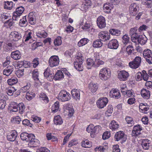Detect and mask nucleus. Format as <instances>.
<instances>
[{
    "instance_id": "79ce46f5",
    "label": "nucleus",
    "mask_w": 152,
    "mask_h": 152,
    "mask_svg": "<svg viewBox=\"0 0 152 152\" xmlns=\"http://www.w3.org/2000/svg\"><path fill=\"white\" fill-rule=\"evenodd\" d=\"M137 41L141 45H143L146 42V38L142 37L141 35L139 36V38Z\"/></svg>"
},
{
    "instance_id": "09e8293b",
    "label": "nucleus",
    "mask_w": 152,
    "mask_h": 152,
    "mask_svg": "<svg viewBox=\"0 0 152 152\" xmlns=\"http://www.w3.org/2000/svg\"><path fill=\"white\" fill-rule=\"evenodd\" d=\"M87 65L90 66H94L95 67V61L92 59L88 58L86 61Z\"/></svg>"
},
{
    "instance_id": "9b49d317",
    "label": "nucleus",
    "mask_w": 152,
    "mask_h": 152,
    "mask_svg": "<svg viewBox=\"0 0 152 152\" xmlns=\"http://www.w3.org/2000/svg\"><path fill=\"white\" fill-rule=\"evenodd\" d=\"M110 37V35L105 31H101L98 34V38L102 41L104 42L109 40Z\"/></svg>"
},
{
    "instance_id": "49530a36",
    "label": "nucleus",
    "mask_w": 152,
    "mask_h": 152,
    "mask_svg": "<svg viewBox=\"0 0 152 152\" xmlns=\"http://www.w3.org/2000/svg\"><path fill=\"white\" fill-rule=\"evenodd\" d=\"M122 38L123 39L122 42L125 45H126L129 41V37L126 34L124 35Z\"/></svg>"
},
{
    "instance_id": "9d476101",
    "label": "nucleus",
    "mask_w": 152,
    "mask_h": 152,
    "mask_svg": "<svg viewBox=\"0 0 152 152\" xmlns=\"http://www.w3.org/2000/svg\"><path fill=\"white\" fill-rule=\"evenodd\" d=\"M20 137L22 140L28 142L30 139L34 138V135L32 134H28L26 132H23L20 134Z\"/></svg>"
},
{
    "instance_id": "c03bdc74",
    "label": "nucleus",
    "mask_w": 152,
    "mask_h": 152,
    "mask_svg": "<svg viewBox=\"0 0 152 152\" xmlns=\"http://www.w3.org/2000/svg\"><path fill=\"white\" fill-rule=\"evenodd\" d=\"M61 37H58L54 41V43L55 46H59L61 45Z\"/></svg>"
},
{
    "instance_id": "393cba45",
    "label": "nucleus",
    "mask_w": 152,
    "mask_h": 152,
    "mask_svg": "<svg viewBox=\"0 0 152 152\" xmlns=\"http://www.w3.org/2000/svg\"><path fill=\"white\" fill-rule=\"evenodd\" d=\"M33 139H30L28 144L31 147H36L39 145V141L37 139L35 138V136H34V138Z\"/></svg>"
},
{
    "instance_id": "6e6d98bb",
    "label": "nucleus",
    "mask_w": 152,
    "mask_h": 152,
    "mask_svg": "<svg viewBox=\"0 0 152 152\" xmlns=\"http://www.w3.org/2000/svg\"><path fill=\"white\" fill-rule=\"evenodd\" d=\"M18 106L19 111L20 113H22L25 108L24 104L23 103H20L18 104Z\"/></svg>"
},
{
    "instance_id": "b1692460",
    "label": "nucleus",
    "mask_w": 152,
    "mask_h": 152,
    "mask_svg": "<svg viewBox=\"0 0 152 152\" xmlns=\"http://www.w3.org/2000/svg\"><path fill=\"white\" fill-rule=\"evenodd\" d=\"M18 104L15 102H11L9 106V109L10 112H16L18 111Z\"/></svg>"
},
{
    "instance_id": "ea45409f",
    "label": "nucleus",
    "mask_w": 152,
    "mask_h": 152,
    "mask_svg": "<svg viewBox=\"0 0 152 152\" xmlns=\"http://www.w3.org/2000/svg\"><path fill=\"white\" fill-rule=\"evenodd\" d=\"M12 1H7L5 2V4L4 5V7L5 9L11 10L12 8Z\"/></svg>"
},
{
    "instance_id": "69168bd1",
    "label": "nucleus",
    "mask_w": 152,
    "mask_h": 152,
    "mask_svg": "<svg viewBox=\"0 0 152 152\" xmlns=\"http://www.w3.org/2000/svg\"><path fill=\"white\" fill-rule=\"evenodd\" d=\"M119 145H114L113 147V152H120Z\"/></svg>"
},
{
    "instance_id": "a19ab883",
    "label": "nucleus",
    "mask_w": 152,
    "mask_h": 152,
    "mask_svg": "<svg viewBox=\"0 0 152 152\" xmlns=\"http://www.w3.org/2000/svg\"><path fill=\"white\" fill-rule=\"evenodd\" d=\"M38 72L37 69L34 70L32 73V76L33 78L34 79V80L36 81H38L39 80L38 78Z\"/></svg>"
},
{
    "instance_id": "13d9d810",
    "label": "nucleus",
    "mask_w": 152,
    "mask_h": 152,
    "mask_svg": "<svg viewBox=\"0 0 152 152\" xmlns=\"http://www.w3.org/2000/svg\"><path fill=\"white\" fill-rule=\"evenodd\" d=\"M6 101L3 99H0V109H3L6 105Z\"/></svg>"
},
{
    "instance_id": "473e14b6",
    "label": "nucleus",
    "mask_w": 152,
    "mask_h": 152,
    "mask_svg": "<svg viewBox=\"0 0 152 152\" xmlns=\"http://www.w3.org/2000/svg\"><path fill=\"white\" fill-rule=\"evenodd\" d=\"M54 122L56 125H60L63 123L62 119L59 115H57L54 118Z\"/></svg>"
},
{
    "instance_id": "f704fd0d",
    "label": "nucleus",
    "mask_w": 152,
    "mask_h": 152,
    "mask_svg": "<svg viewBox=\"0 0 152 152\" xmlns=\"http://www.w3.org/2000/svg\"><path fill=\"white\" fill-rule=\"evenodd\" d=\"M110 33L112 35L119 36L121 33L120 31L116 29H111L109 30Z\"/></svg>"
},
{
    "instance_id": "a878e982",
    "label": "nucleus",
    "mask_w": 152,
    "mask_h": 152,
    "mask_svg": "<svg viewBox=\"0 0 152 152\" xmlns=\"http://www.w3.org/2000/svg\"><path fill=\"white\" fill-rule=\"evenodd\" d=\"M141 94L144 99H148L150 97V92L148 90L143 88L141 91Z\"/></svg>"
},
{
    "instance_id": "338daca9",
    "label": "nucleus",
    "mask_w": 152,
    "mask_h": 152,
    "mask_svg": "<svg viewBox=\"0 0 152 152\" xmlns=\"http://www.w3.org/2000/svg\"><path fill=\"white\" fill-rule=\"evenodd\" d=\"M37 36L40 38H45L47 37V34L46 33H43L41 32H38L37 34Z\"/></svg>"
},
{
    "instance_id": "4468645a",
    "label": "nucleus",
    "mask_w": 152,
    "mask_h": 152,
    "mask_svg": "<svg viewBox=\"0 0 152 152\" xmlns=\"http://www.w3.org/2000/svg\"><path fill=\"white\" fill-rule=\"evenodd\" d=\"M97 24L99 28H104L106 26L104 18L102 16L99 17L97 20Z\"/></svg>"
},
{
    "instance_id": "7c9ffc66",
    "label": "nucleus",
    "mask_w": 152,
    "mask_h": 152,
    "mask_svg": "<svg viewBox=\"0 0 152 152\" xmlns=\"http://www.w3.org/2000/svg\"><path fill=\"white\" fill-rule=\"evenodd\" d=\"M81 143L82 146L84 148H89L92 146L91 142L88 140L82 141Z\"/></svg>"
},
{
    "instance_id": "4d7b16f0",
    "label": "nucleus",
    "mask_w": 152,
    "mask_h": 152,
    "mask_svg": "<svg viewBox=\"0 0 152 152\" xmlns=\"http://www.w3.org/2000/svg\"><path fill=\"white\" fill-rule=\"evenodd\" d=\"M24 69H19L16 72V75L19 77H20L23 75Z\"/></svg>"
},
{
    "instance_id": "423d86ee",
    "label": "nucleus",
    "mask_w": 152,
    "mask_h": 152,
    "mask_svg": "<svg viewBox=\"0 0 152 152\" xmlns=\"http://www.w3.org/2000/svg\"><path fill=\"white\" fill-rule=\"evenodd\" d=\"M143 56L146 59L147 61L149 64L152 62V53L151 51L149 49L145 50L143 52Z\"/></svg>"
},
{
    "instance_id": "aec40b11",
    "label": "nucleus",
    "mask_w": 152,
    "mask_h": 152,
    "mask_svg": "<svg viewBox=\"0 0 152 152\" xmlns=\"http://www.w3.org/2000/svg\"><path fill=\"white\" fill-rule=\"evenodd\" d=\"M14 70V67L13 66H9L3 70V74L7 76H9L12 73Z\"/></svg>"
},
{
    "instance_id": "864d4df0",
    "label": "nucleus",
    "mask_w": 152,
    "mask_h": 152,
    "mask_svg": "<svg viewBox=\"0 0 152 152\" xmlns=\"http://www.w3.org/2000/svg\"><path fill=\"white\" fill-rule=\"evenodd\" d=\"M21 120V118L18 116H17L13 118L12 121L14 123L19 124Z\"/></svg>"
},
{
    "instance_id": "4c0bfd02",
    "label": "nucleus",
    "mask_w": 152,
    "mask_h": 152,
    "mask_svg": "<svg viewBox=\"0 0 152 152\" xmlns=\"http://www.w3.org/2000/svg\"><path fill=\"white\" fill-rule=\"evenodd\" d=\"M7 82L10 85H12L16 84L18 82V80L16 78H12L8 79Z\"/></svg>"
},
{
    "instance_id": "e433bc0d",
    "label": "nucleus",
    "mask_w": 152,
    "mask_h": 152,
    "mask_svg": "<svg viewBox=\"0 0 152 152\" xmlns=\"http://www.w3.org/2000/svg\"><path fill=\"white\" fill-rule=\"evenodd\" d=\"M88 40L87 39L84 38L81 39L77 44L79 47H81L85 45L88 42Z\"/></svg>"
},
{
    "instance_id": "7ed1b4c3",
    "label": "nucleus",
    "mask_w": 152,
    "mask_h": 152,
    "mask_svg": "<svg viewBox=\"0 0 152 152\" xmlns=\"http://www.w3.org/2000/svg\"><path fill=\"white\" fill-rule=\"evenodd\" d=\"M70 94L69 92L64 90H62L58 95V98L62 102L68 101L70 99Z\"/></svg>"
},
{
    "instance_id": "f257e3e1",
    "label": "nucleus",
    "mask_w": 152,
    "mask_h": 152,
    "mask_svg": "<svg viewBox=\"0 0 152 152\" xmlns=\"http://www.w3.org/2000/svg\"><path fill=\"white\" fill-rule=\"evenodd\" d=\"M110 76L111 72L110 69L107 68H104L101 69L99 74V78L103 80H107Z\"/></svg>"
},
{
    "instance_id": "a18cd8bd",
    "label": "nucleus",
    "mask_w": 152,
    "mask_h": 152,
    "mask_svg": "<svg viewBox=\"0 0 152 152\" xmlns=\"http://www.w3.org/2000/svg\"><path fill=\"white\" fill-rule=\"evenodd\" d=\"M39 97L41 99L44 100L45 102H48L49 101L46 95L44 93H41Z\"/></svg>"
},
{
    "instance_id": "20e7f679",
    "label": "nucleus",
    "mask_w": 152,
    "mask_h": 152,
    "mask_svg": "<svg viewBox=\"0 0 152 152\" xmlns=\"http://www.w3.org/2000/svg\"><path fill=\"white\" fill-rule=\"evenodd\" d=\"M141 61V57L139 56H137L132 61L129 63V66L132 68L136 69L140 66Z\"/></svg>"
},
{
    "instance_id": "6e6552de",
    "label": "nucleus",
    "mask_w": 152,
    "mask_h": 152,
    "mask_svg": "<svg viewBox=\"0 0 152 152\" xmlns=\"http://www.w3.org/2000/svg\"><path fill=\"white\" fill-rule=\"evenodd\" d=\"M9 38L10 40L13 41H16L19 40L21 39V34L16 31L11 32L9 36Z\"/></svg>"
},
{
    "instance_id": "f03ea898",
    "label": "nucleus",
    "mask_w": 152,
    "mask_h": 152,
    "mask_svg": "<svg viewBox=\"0 0 152 152\" xmlns=\"http://www.w3.org/2000/svg\"><path fill=\"white\" fill-rule=\"evenodd\" d=\"M79 55L80 56H77V60L74 62V64L75 67L77 70L79 71H82L83 69L82 64L83 58L80 53Z\"/></svg>"
},
{
    "instance_id": "0e129e2a",
    "label": "nucleus",
    "mask_w": 152,
    "mask_h": 152,
    "mask_svg": "<svg viewBox=\"0 0 152 152\" xmlns=\"http://www.w3.org/2000/svg\"><path fill=\"white\" fill-rule=\"evenodd\" d=\"M30 87V85L27 83L26 86H24L22 88L21 91L23 93L26 92L28 91Z\"/></svg>"
},
{
    "instance_id": "c9c22d12",
    "label": "nucleus",
    "mask_w": 152,
    "mask_h": 152,
    "mask_svg": "<svg viewBox=\"0 0 152 152\" xmlns=\"http://www.w3.org/2000/svg\"><path fill=\"white\" fill-rule=\"evenodd\" d=\"M103 43L99 39L94 41L93 43V46L95 48H99L102 45Z\"/></svg>"
},
{
    "instance_id": "de8ad7c7",
    "label": "nucleus",
    "mask_w": 152,
    "mask_h": 152,
    "mask_svg": "<svg viewBox=\"0 0 152 152\" xmlns=\"http://www.w3.org/2000/svg\"><path fill=\"white\" fill-rule=\"evenodd\" d=\"M91 25L90 23L86 22L84 25L82 26V28L85 31H89L91 28Z\"/></svg>"
},
{
    "instance_id": "412c9836",
    "label": "nucleus",
    "mask_w": 152,
    "mask_h": 152,
    "mask_svg": "<svg viewBox=\"0 0 152 152\" xmlns=\"http://www.w3.org/2000/svg\"><path fill=\"white\" fill-rule=\"evenodd\" d=\"M71 93L73 98L76 100H78L80 98V93L79 90L74 89L72 90Z\"/></svg>"
},
{
    "instance_id": "58836bf2",
    "label": "nucleus",
    "mask_w": 152,
    "mask_h": 152,
    "mask_svg": "<svg viewBox=\"0 0 152 152\" xmlns=\"http://www.w3.org/2000/svg\"><path fill=\"white\" fill-rule=\"evenodd\" d=\"M125 120L127 124H129V126H131L134 124V121L131 117L127 116L125 118Z\"/></svg>"
},
{
    "instance_id": "603ef678",
    "label": "nucleus",
    "mask_w": 152,
    "mask_h": 152,
    "mask_svg": "<svg viewBox=\"0 0 152 152\" xmlns=\"http://www.w3.org/2000/svg\"><path fill=\"white\" fill-rule=\"evenodd\" d=\"M140 109L142 111H144L143 112H145L146 111H147L148 109V107H146L145 105H144L143 103H141L139 106Z\"/></svg>"
},
{
    "instance_id": "0eeeda50",
    "label": "nucleus",
    "mask_w": 152,
    "mask_h": 152,
    "mask_svg": "<svg viewBox=\"0 0 152 152\" xmlns=\"http://www.w3.org/2000/svg\"><path fill=\"white\" fill-rule=\"evenodd\" d=\"M59 60L58 57L56 56H51L49 59V64L51 67H53L58 65Z\"/></svg>"
},
{
    "instance_id": "f3484780",
    "label": "nucleus",
    "mask_w": 152,
    "mask_h": 152,
    "mask_svg": "<svg viewBox=\"0 0 152 152\" xmlns=\"http://www.w3.org/2000/svg\"><path fill=\"white\" fill-rule=\"evenodd\" d=\"M117 40L116 39H113L110 41L108 44L109 48L112 49H116L118 46Z\"/></svg>"
},
{
    "instance_id": "a211bd4d",
    "label": "nucleus",
    "mask_w": 152,
    "mask_h": 152,
    "mask_svg": "<svg viewBox=\"0 0 152 152\" xmlns=\"http://www.w3.org/2000/svg\"><path fill=\"white\" fill-rule=\"evenodd\" d=\"M142 130V127H140V125L137 124L135 126L132 132L133 136H137L140 134V131Z\"/></svg>"
},
{
    "instance_id": "6ab92c4d",
    "label": "nucleus",
    "mask_w": 152,
    "mask_h": 152,
    "mask_svg": "<svg viewBox=\"0 0 152 152\" xmlns=\"http://www.w3.org/2000/svg\"><path fill=\"white\" fill-rule=\"evenodd\" d=\"M109 95L111 97L118 99L121 96L119 91L116 89H112L110 92Z\"/></svg>"
},
{
    "instance_id": "c85d7f7f",
    "label": "nucleus",
    "mask_w": 152,
    "mask_h": 152,
    "mask_svg": "<svg viewBox=\"0 0 152 152\" xmlns=\"http://www.w3.org/2000/svg\"><path fill=\"white\" fill-rule=\"evenodd\" d=\"M119 126V125L114 121H111L109 124L110 128L112 130L114 131L117 129Z\"/></svg>"
},
{
    "instance_id": "2eb2a0df",
    "label": "nucleus",
    "mask_w": 152,
    "mask_h": 152,
    "mask_svg": "<svg viewBox=\"0 0 152 152\" xmlns=\"http://www.w3.org/2000/svg\"><path fill=\"white\" fill-rule=\"evenodd\" d=\"M94 59H95V67H98L99 66L104 64V62L99 59L98 53H96L94 54Z\"/></svg>"
},
{
    "instance_id": "bf43d9fd",
    "label": "nucleus",
    "mask_w": 152,
    "mask_h": 152,
    "mask_svg": "<svg viewBox=\"0 0 152 152\" xmlns=\"http://www.w3.org/2000/svg\"><path fill=\"white\" fill-rule=\"evenodd\" d=\"M133 50V47L132 45H129L126 48V51L128 54H131Z\"/></svg>"
},
{
    "instance_id": "4be33fe9",
    "label": "nucleus",
    "mask_w": 152,
    "mask_h": 152,
    "mask_svg": "<svg viewBox=\"0 0 152 152\" xmlns=\"http://www.w3.org/2000/svg\"><path fill=\"white\" fill-rule=\"evenodd\" d=\"M151 141L147 139L142 140L141 144L144 149L147 150L149 149L150 146Z\"/></svg>"
},
{
    "instance_id": "dca6fc26",
    "label": "nucleus",
    "mask_w": 152,
    "mask_h": 152,
    "mask_svg": "<svg viewBox=\"0 0 152 152\" xmlns=\"http://www.w3.org/2000/svg\"><path fill=\"white\" fill-rule=\"evenodd\" d=\"M17 136V132L16 131H14L9 133L7 135V137L8 140L13 142L15 140Z\"/></svg>"
},
{
    "instance_id": "37998d69",
    "label": "nucleus",
    "mask_w": 152,
    "mask_h": 152,
    "mask_svg": "<svg viewBox=\"0 0 152 152\" xmlns=\"http://www.w3.org/2000/svg\"><path fill=\"white\" fill-rule=\"evenodd\" d=\"M24 10V8L23 7L20 6L17 7L16 9V11L15 12L18 14V15L20 16L21 14L23 13Z\"/></svg>"
},
{
    "instance_id": "f8f14e48",
    "label": "nucleus",
    "mask_w": 152,
    "mask_h": 152,
    "mask_svg": "<svg viewBox=\"0 0 152 152\" xmlns=\"http://www.w3.org/2000/svg\"><path fill=\"white\" fill-rule=\"evenodd\" d=\"M139 7L135 3L132 4L129 7V12L132 15L135 16L137 13Z\"/></svg>"
},
{
    "instance_id": "c756f323",
    "label": "nucleus",
    "mask_w": 152,
    "mask_h": 152,
    "mask_svg": "<svg viewBox=\"0 0 152 152\" xmlns=\"http://www.w3.org/2000/svg\"><path fill=\"white\" fill-rule=\"evenodd\" d=\"M64 77V75L62 72L60 70L58 71L55 74L54 78L56 80H60Z\"/></svg>"
},
{
    "instance_id": "8fccbe9b",
    "label": "nucleus",
    "mask_w": 152,
    "mask_h": 152,
    "mask_svg": "<svg viewBox=\"0 0 152 152\" xmlns=\"http://www.w3.org/2000/svg\"><path fill=\"white\" fill-rule=\"evenodd\" d=\"M50 69L48 68H47L45 69V71L44 73V75L46 78H47L49 76L51 77L52 75L53 76L52 74H50Z\"/></svg>"
},
{
    "instance_id": "39448f33",
    "label": "nucleus",
    "mask_w": 152,
    "mask_h": 152,
    "mask_svg": "<svg viewBox=\"0 0 152 152\" xmlns=\"http://www.w3.org/2000/svg\"><path fill=\"white\" fill-rule=\"evenodd\" d=\"M108 99L106 97H102L99 98L96 102L97 107L100 109L106 106L108 102Z\"/></svg>"
},
{
    "instance_id": "3c124183",
    "label": "nucleus",
    "mask_w": 152,
    "mask_h": 152,
    "mask_svg": "<svg viewBox=\"0 0 152 152\" xmlns=\"http://www.w3.org/2000/svg\"><path fill=\"white\" fill-rule=\"evenodd\" d=\"M110 136V132H104L102 135V138L103 140L108 139Z\"/></svg>"
},
{
    "instance_id": "1a4fd4ad",
    "label": "nucleus",
    "mask_w": 152,
    "mask_h": 152,
    "mask_svg": "<svg viewBox=\"0 0 152 152\" xmlns=\"http://www.w3.org/2000/svg\"><path fill=\"white\" fill-rule=\"evenodd\" d=\"M128 72L124 70L120 71L118 74V78L121 81L126 80L129 76Z\"/></svg>"
},
{
    "instance_id": "2f4dec72",
    "label": "nucleus",
    "mask_w": 152,
    "mask_h": 152,
    "mask_svg": "<svg viewBox=\"0 0 152 152\" xmlns=\"http://www.w3.org/2000/svg\"><path fill=\"white\" fill-rule=\"evenodd\" d=\"M103 7L104 10H106V11L105 10L104 11L107 13H110L111 9L113 8V5L110 4H104V5Z\"/></svg>"
},
{
    "instance_id": "5fc2aeb1",
    "label": "nucleus",
    "mask_w": 152,
    "mask_h": 152,
    "mask_svg": "<svg viewBox=\"0 0 152 152\" xmlns=\"http://www.w3.org/2000/svg\"><path fill=\"white\" fill-rule=\"evenodd\" d=\"M134 91L132 90H128L126 92L125 94H124V95L125 96L126 95L127 96L129 97L132 96L133 95Z\"/></svg>"
},
{
    "instance_id": "bb28decb",
    "label": "nucleus",
    "mask_w": 152,
    "mask_h": 152,
    "mask_svg": "<svg viewBox=\"0 0 152 152\" xmlns=\"http://www.w3.org/2000/svg\"><path fill=\"white\" fill-rule=\"evenodd\" d=\"M11 56L14 60H18L20 59L21 54L20 51L16 50L11 53Z\"/></svg>"
},
{
    "instance_id": "cd10ccee",
    "label": "nucleus",
    "mask_w": 152,
    "mask_h": 152,
    "mask_svg": "<svg viewBox=\"0 0 152 152\" xmlns=\"http://www.w3.org/2000/svg\"><path fill=\"white\" fill-rule=\"evenodd\" d=\"M98 86L97 84L90 83L89 85V88L91 92H95L98 88Z\"/></svg>"
},
{
    "instance_id": "e2e57ef3",
    "label": "nucleus",
    "mask_w": 152,
    "mask_h": 152,
    "mask_svg": "<svg viewBox=\"0 0 152 152\" xmlns=\"http://www.w3.org/2000/svg\"><path fill=\"white\" fill-rule=\"evenodd\" d=\"M142 76L143 80L145 81H147L148 80V76H149L148 75V74H147L146 72L144 70L142 71Z\"/></svg>"
},
{
    "instance_id": "5701e85b",
    "label": "nucleus",
    "mask_w": 152,
    "mask_h": 152,
    "mask_svg": "<svg viewBox=\"0 0 152 152\" xmlns=\"http://www.w3.org/2000/svg\"><path fill=\"white\" fill-rule=\"evenodd\" d=\"M86 131L90 133L91 137H94L95 136L94 126L93 124L89 125L86 128Z\"/></svg>"
},
{
    "instance_id": "680f3d73",
    "label": "nucleus",
    "mask_w": 152,
    "mask_h": 152,
    "mask_svg": "<svg viewBox=\"0 0 152 152\" xmlns=\"http://www.w3.org/2000/svg\"><path fill=\"white\" fill-rule=\"evenodd\" d=\"M145 4L148 8L151 7L152 4V0H144Z\"/></svg>"
},
{
    "instance_id": "ddd939ff",
    "label": "nucleus",
    "mask_w": 152,
    "mask_h": 152,
    "mask_svg": "<svg viewBox=\"0 0 152 152\" xmlns=\"http://www.w3.org/2000/svg\"><path fill=\"white\" fill-rule=\"evenodd\" d=\"M114 137L115 140L117 141L122 140L123 141L125 142L126 139L125 134L123 131H119L117 132Z\"/></svg>"
},
{
    "instance_id": "72a5a7b5",
    "label": "nucleus",
    "mask_w": 152,
    "mask_h": 152,
    "mask_svg": "<svg viewBox=\"0 0 152 152\" xmlns=\"http://www.w3.org/2000/svg\"><path fill=\"white\" fill-rule=\"evenodd\" d=\"M59 107V103L58 102H56L55 103L51 108L52 112L55 113L58 110Z\"/></svg>"
},
{
    "instance_id": "052dcab7",
    "label": "nucleus",
    "mask_w": 152,
    "mask_h": 152,
    "mask_svg": "<svg viewBox=\"0 0 152 152\" xmlns=\"http://www.w3.org/2000/svg\"><path fill=\"white\" fill-rule=\"evenodd\" d=\"M35 96V94H32V96L29 95V92H27L26 95V98L28 100H30L33 98Z\"/></svg>"
},
{
    "instance_id": "774afa93",
    "label": "nucleus",
    "mask_w": 152,
    "mask_h": 152,
    "mask_svg": "<svg viewBox=\"0 0 152 152\" xmlns=\"http://www.w3.org/2000/svg\"><path fill=\"white\" fill-rule=\"evenodd\" d=\"M36 152H50L48 149L45 148H41L38 149Z\"/></svg>"
}]
</instances>
